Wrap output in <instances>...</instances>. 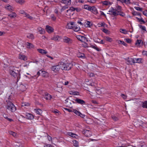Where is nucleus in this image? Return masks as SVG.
<instances>
[{
    "label": "nucleus",
    "mask_w": 147,
    "mask_h": 147,
    "mask_svg": "<svg viewBox=\"0 0 147 147\" xmlns=\"http://www.w3.org/2000/svg\"><path fill=\"white\" fill-rule=\"evenodd\" d=\"M120 15L122 16H125V14L123 13H119V12L118 11V15Z\"/></svg>",
    "instance_id": "obj_60"
},
{
    "label": "nucleus",
    "mask_w": 147,
    "mask_h": 147,
    "mask_svg": "<svg viewBox=\"0 0 147 147\" xmlns=\"http://www.w3.org/2000/svg\"><path fill=\"white\" fill-rule=\"evenodd\" d=\"M98 24L99 25V27H100V26L104 27V26L105 25V24L104 23V22H102L100 24Z\"/></svg>",
    "instance_id": "obj_55"
},
{
    "label": "nucleus",
    "mask_w": 147,
    "mask_h": 147,
    "mask_svg": "<svg viewBox=\"0 0 147 147\" xmlns=\"http://www.w3.org/2000/svg\"><path fill=\"white\" fill-rule=\"evenodd\" d=\"M9 73L12 76L14 77L16 76V73L13 71L11 70H10Z\"/></svg>",
    "instance_id": "obj_33"
},
{
    "label": "nucleus",
    "mask_w": 147,
    "mask_h": 147,
    "mask_svg": "<svg viewBox=\"0 0 147 147\" xmlns=\"http://www.w3.org/2000/svg\"><path fill=\"white\" fill-rule=\"evenodd\" d=\"M69 94H70L76 95H78L79 94V93L77 92L74 91H70L69 92Z\"/></svg>",
    "instance_id": "obj_30"
},
{
    "label": "nucleus",
    "mask_w": 147,
    "mask_h": 147,
    "mask_svg": "<svg viewBox=\"0 0 147 147\" xmlns=\"http://www.w3.org/2000/svg\"><path fill=\"white\" fill-rule=\"evenodd\" d=\"M142 53L144 55L147 56V51H144L142 52Z\"/></svg>",
    "instance_id": "obj_61"
},
{
    "label": "nucleus",
    "mask_w": 147,
    "mask_h": 147,
    "mask_svg": "<svg viewBox=\"0 0 147 147\" xmlns=\"http://www.w3.org/2000/svg\"><path fill=\"white\" fill-rule=\"evenodd\" d=\"M96 0H88V1L91 3H94L96 2Z\"/></svg>",
    "instance_id": "obj_52"
},
{
    "label": "nucleus",
    "mask_w": 147,
    "mask_h": 147,
    "mask_svg": "<svg viewBox=\"0 0 147 147\" xmlns=\"http://www.w3.org/2000/svg\"><path fill=\"white\" fill-rule=\"evenodd\" d=\"M76 9V8H75L73 7H71L69 9V10H71V11H74Z\"/></svg>",
    "instance_id": "obj_59"
},
{
    "label": "nucleus",
    "mask_w": 147,
    "mask_h": 147,
    "mask_svg": "<svg viewBox=\"0 0 147 147\" xmlns=\"http://www.w3.org/2000/svg\"><path fill=\"white\" fill-rule=\"evenodd\" d=\"M105 39L107 41L109 42H111L112 40L111 38L108 36L106 37L105 38Z\"/></svg>",
    "instance_id": "obj_42"
},
{
    "label": "nucleus",
    "mask_w": 147,
    "mask_h": 147,
    "mask_svg": "<svg viewBox=\"0 0 147 147\" xmlns=\"http://www.w3.org/2000/svg\"><path fill=\"white\" fill-rule=\"evenodd\" d=\"M77 56L78 57H82L84 58L85 57L83 53H81L80 52L78 53L77 54Z\"/></svg>",
    "instance_id": "obj_28"
},
{
    "label": "nucleus",
    "mask_w": 147,
    "mask_h": 147,
    "mask_svg": "<svg viewBox=\"0 0 147 147\" xmlns=\"http://www.w3.org/2000/svg\"><path fill=\"white\" fill-rule=\"evenodd\" d=\"M89 10L90 11L95 14H96L98 13L97 9L94 6L90 7Z\"/></svg>",
    "instance_id": "obj_9"
},
{
    "label": "nucleus",
    "mask_w": 147,
    "mask_h": 147,
    "mask_svg": "<svg viewBox=\"0 0 147 147\" xmlns=\"http://www.w3.org/2000/svg\"><path fill=\"white\" fill-rule=\"evenodd\" d=\"M136 18L139 21V22H142L144 24L145 23V22L142 19V18L140 19L136 17Z\"/></svg>",
    "instance_id": "obj_46"
},
{
    "label": "nucleus",
    "mask_w": 147,
    "mask_h": 147,
    "mask_svg": "<svg viewBox=\"0 0 147 147\" xmlns=\"http://www.w3.org/2000/svg\"><path fill=\"white\" fill-rule=\"evenodd\" d=\"M8 100H6V102H7L6 105V108L7 110L11 112H14L16 109L15 105L11 102V98H10V94H8L7 95Z\"/></svg>",
    "instance_id": "obj_2"
},
{
    "label": "nucleus",
    "mask_w": 147,
    "mask_h": 147,
    "mask_svg": "<svg viewBox=\"0 0 147 147\" xmlns=\"http://www.w3.org/2000/svg\"><path fill=\"white\" fill-rule=\"evenodd\" d=\"M93 40L95 42L98 43L99 42L100 39L98 38L97 36L94 37L93 38Z\"/></svg>",
    "instance_id": "obj_37"
},
{
    "label": "nucleus",
    "mask_w": 147,
    "mask_h": 147,
    "mask_svg": "<svg viewBox=\"0 0 147 147\" xmlns=\"http://www.w3.org/2000/svg\"><path fill=\"white\" fill-rule=\"evenodd\" d=\"M134 122L136 123L135 125H137L138 126V125H142L144 124H146V123H144V122L142 121H140L139 122L138 120H134Z\"/></svg>",
    "instance_id": "obj_15"
},
{
    "label": "nucleus",
    "mask_w": 147,
    "mask_h": 147,
    "mask_svg": "<svg viewBox=\"0 0 147 147\" xmlns=\"http://www.w3.org/2000/svg\"><path fill=\"white\" fill-rule=\"evenodd\" d=\"M121 97L124 99H126V96L124 95V94H121Z\"/></svg>",
    "instance_id": "obj_64"
},
{
    "label": "nucleus",
    "mask_w": 147,
    "mask_h": 147,
    "mask_svg": "<svg viewBox=\"0 0 147 147\" xmlns=\"http://www.w3.org/2000/svg\"><path fill=\"white\" fill-rule=\"evenodd\" d=\"M69 83V82L68 81H65L64 82H63V84L65 85H67Z\"/></svg>",
    "instance_id": "obj_54"
},
{
    "label": "nucleus",
    "mask_w": 147,
    "mask_h": 147,
    "mask_svg": "<svg viewBox=\"0 0 147 147\" xmlns=\"http://www.w3.org/2000/svg\"><path fill=\"white\" fill-rule=\"evenodd\" d=\"M75 100L78 103L81 105L85 104V102L84 100L76 98L75 99Z\"/></svg>",
    "instance_id": "obj_16"
},
{
    "label": "nucleus",
    "mask_w": 147,
    "mask_h": 147,
    "mask_svg": "<svg viewBox=\"0 0 147 147\" xmlns=\"http://www.w3.org/2000/svg\"><path fill=\"white\" fill-rule=\"evenodd\" d=\"M91 47L92 48L96 49L98 51H99L101 50L100 49H99L97 47H96L94 46L93 45H91Z\"/></svg>",
    "instance_id": "obj_45"
},
{
    "label": "nucleus",
    "mask_w": 147,
    "mask_h": 147,
    "mask_svg": "<svg viewBox=\"0 0 147 147\" xmlns=\"http://www.w3.org/2000/svg\"><path fill=\"white\" fill-rule=\"evenodd\" d=\"M141 40H137L135 43V45L137 46H139L141 42Z\"/></svg>",
    "instance_id": "obj_43"
},
{
    "label": "nucleus",
    "mask_w": 147,
    "mask_h": 147,
    "mask_svg": "<svg viewBox=\"0 0 147 147\" xmlns=\"http://www.w3.org/2000/svg\"><path fill=\"white\" fill-rule=\"evenodd\" d=\"M61 2L65 4L69 5L71 4V0H62Z\"/></svg>",
    "instance_id": "obj_20"
},
{
    "label": "nucleus",
    "mask_w": 147,
    "mask_h": 147,
    "mask_svg": "<svg viewBox=\"0 0 147 147\" xmlns=\"http://www.w3.org/2000/svg\"><path fill=\"white\" fill-rule=\"evenodd\" d=\"M118 43L120 44H122L123 45L127 46V44L124 41H122L121 40H119Z\"/></svg>",
    "instance_id": "obj_35"
},
{
    "label": "nucleus",
    "mask_w": 147,
    "mask_h": 147,
    "mask_svg": "<svg viewBox=\"0 0 147 147\" xmlns=\"http://www.w3.org/2000/svg\"><path fill=\"white\" fill-rule=\"evenodd\" d=\"M82 133L85 136L87 137H90L92 135V133L90 131L87 129H85L82 131Z\"/></svg>",
    "instance_id": "obj_8"
},
{
    "label": "nucleus",
    "mask_w": 147,
    "mask_h": 147,
    "mask_svg": "<svg viewBox=\"0 0 147 147\" xmlns=\"http://www.w3.org/2000/svg\"><path fill=\"white\" fill-rule=\"evenodd\" d=\"M80 28L79 26H76V25H75L74 26V27H73V30H74V31H75L76 32H77V31H79L80 30Z\"/></svg>",
    "instance_id": "obj_25"
},
{
    "label": "nucleus",
    "mask_w": 147,
    "mask_h": 147,
    "mask_svg": "<svg viewBox=\"0 0 147 147\" xmlns=\"http://www.w3.org/2000/svg\"><path fill=\"white\" fill-rule=\"evenodd\" d=\"M90 7L88 5H84V8L86 9H87L88 10H89V8H90Z\"/></svg>",
    "instance_id": "obj_53"
},
{
    "label": "nucleus",
    "mask_w": 147,
    "mask_h": 147,
    "mask_svg": "<svg viewBox=\"0 0 147 147\" xmlns=\"http://www.w3.org/2000/svg\"><path fill=\"white\" fill-rule=\"evenodd\" d=\"M90 22L89 21H87L86 23L85 24V26L86 27H90L91 26L90 25Z\"/></svg>",
    "instance_id": "obj_40"
},
{
    "label": "nucleus",
    "mask_w": 147,
    "mask_h": 147,
    "mask_svg": "<svg viewBox=\"0 0 147 147\" xmlns=\"http://www.w3.org/2000/svg\"><path fill=\"white\" fill-rule=\"evenodd\" d=\"M57 90L59 92H61L62 91L63 88L62 87H57Z\"/></svg>",
    "instance_id": "obj_47"
},
{
    "label": "nucleus",
    "mask_w": 147,
    "mask_h": 147,
    "mask_svg": "<svg viewBox=\"0 0 147 147\" xmlns=\"http://www.w3.org/2000/svg\"><path fill=\"white\" fill-rule=\"evenodd\" d=\"M117 10L116 9H114L113 8H112L111 10L109 11V12H111V13H113V12H115L117 11Z\"/></svg>",
    "instance_id": "obj_48"
},
{
    "label": "nucleus",
    "mask_w": 147,
    "mask_h": 147,
    "mask_svg": "<svg viewBox=\"0 0 147 147\" xmlns=\"http://www.w3.org/2000/svg\"><path fill=\"white\" fill-rule=\"evenodd\" d=\"M60 38L58 36H55L51 38V40H53L56 41L60 40Z\"/></svg>",
    "instance_id": "obj_26"
},
{
    "label": "nucleus",
    "mask_w": 147,
    "mask_h": 147,
    "mask_svg": "<svg viewBox=\"0 0 147 147\" xmlns=\"http://www.w3.org/2000/svg\"><path fill=\"white\" fill-rule=\"evenodd\" d=\"M25 117L28 119H32L34 118V116L30 113H27L25 115Z\"/></svg>",
    "instance_id": "obj_12"
},
{
    "label": "nucleus",
    "mask_w": 147,
    "mask_h": 147,
    "mask_svg": "<svg viewBox=\"0 0 147 147\" xmlns=\"http://www.w3.org/2000/svg\"><path fill=\"white\" fill-rule=\"evenodd\" d=\"M126 40V41L128 43H130L131 42V40L129 38H126L125 39Z\"/></svg>",
    "instance_id": "obj_51"
},
{
    "label": "nucleus",
    "mask_w": 147,
    "mask_h": 147,
    "mask_svg": "<svg viewBox=\"0 0 147 147\" xmlns=\"http://www.w3.org/2000/svg\"><path fill=\"white\" fill-rule=\"evenodd\" d=\"M11 13L8 15V16H9L11 18H14L16 16V14L15 12H11Z\"/></svg>",
    "instance_id": "obj_19"
},
{
    "label": "nucleus",
    "mask_w": 147,
    "mask_h": 147,
    "mask_svg": "<svg viewBox=\"0 0 147 147\" xmlns=\"http://www.w3.org/2000/svg\"><path fill=\"white\" fill-rule=\"evenodd\" d=\"M47 31L49 33H51L53 31V29L51 27L49 26H47L46 28Z\"/></svg>",
    "instance_id": "obj_14"
},
{
    "label": "nucleus",
    "mask_w": 147,
    "mask_h": 147,
    "mask_svg": "<svg viewBox=\"0 0 147 147\" xmlns=\"http://www.w3.org/2000/svg\"><path fill=\"white\" fill-rule=\"evenodd\" d=\"M4 88V86L2 82L0 80V90H3Z\"/></svg>",
    "instance_id": "obj_27"
},
{
    "label": "nucleus",
    "mask_w": 147,
    "mask_h": 147,
    "mask_svg": "<svg viewBox=\"0 0 147 147\" xmlns=\"http://www.w3.org/2000/svg\"><path fill=\"white\" fill-rule=\"evenodd\" d=\"M134 8L137 10H138L140 11H142V8L136 7H135Z\"/></svg>",
    "instance_id": "obj_50"
},
{
    "label": "nucleus",
    "mask_w": 147,
    "mask_h": 147,
    "mask_svg": "<svg viewBox=\"0 0 147 147\" xmlns=\"http://www.w3.org/2000/svg\"><path fill=\"white\" fill-rule=\"evenodd\" d=\"M45 98L47 100H50L52 98V96L51 95L47 93L45 94Z\"/></svg>",
    "instance_id": "obj_24"
},
{
    "label": "nucleus",
    "mask_w": 147,
    "mask_h": 147,
    "mask_svg": "<svg viewBox=\"0 0 147 147\" xmlns=\"http://www.w3.org/2000/svg\"><path fill=\"white\" fill-rule=\"evenodd\" d=\"M8 133L12 135L14 137H16L17 136V134L16 133L11 131H9Z\"/></svg>",
    "instance_id": "obj_31"
},
{
    "label": "nucleus",
    "mask_w": 147,
    "mask_h": 147,
    "mask_svg": "<svg viewBox=\"0 0 147 147\" xmlns=\"http://www.w3.org/2000/svg\"><path fill=\"white\" fill-rule=\"evenodd\" d=\"M34 110L35 111L36 113L40 115L42 113V110L39 109H34Z\"/></svg>",
    "instance_id": "obj_32"
},
{
    "label": "nucleus",
    "mask_w": 147,
    "mask_h": 147,
    "mask_svg": "<svg viewBox=\"0 0 147 147\" xmlns=\"http://www.w3.org/2000/svg\"><path fill=\"white\" fill-rule=\"evenodd\" d=\"M67 135L68 136H71V137L75 138H78V136L77 135L73 133L72 132H68L67 133Z\"/></svg>",
    "instance_id": "obj_11"
},
{
    "label": "nucleus",
    "mask_w": 147,
    "mask_h": 147,
    "mask_svg": "<svg viewBox=\"0 0 147 147\" xmlns=\"http://www.w3.org/2000/svg\"><path fill=\"white\" fill-rule=\"evenodd\" d=\"M16 1L20 4H22L24 3L25 2L24 0H16Z\"/></svg>",
    "instance_id": "obj_36"
},
{
    "label": "nucleus",
    "mask_w": 147,
    "mask_h": 147,
    "mask_svg": "<svg viewBox=\"0 0 147 147\" xmlns=\"http://www.w3.org/2000/svg\"><path fill=\"white\" fill-rule=\"evenodd\" d=\"M37 51L39 53L42 54H45L47 53V52L44 49H37Z\"/></svg>",
    "instance_id": "obj_21"
},
{
    "label": "nucleus",
    "mask_w": 147,
    "mask_h": 147,
    "mask_svg": "<svg viewBox=\"0 0 147 147\" xmlns=\"http://www.w3.org/2000/svg\"><path fill=\"white\" fill-rule=\"evenodd\" d=\"M102 4L104 5H108V1H104L102 2Z\"/></svg>",
    "instance_id": "obj_56"
},
{
    "label": "nucleus",
    "mask_w": 147,
    "mask_h": 147,
    "mask_svg": "<svg viewBox=\"0 0 147 147\" xmlns=\"http://www.w3.org/2000/svg\"><path fill=\"white\" fill-rule=\"evenodd\" d=\"M37 30L40 34H43L45 32L44 29L41 27H38L37 28Z\"/></svg>",
    "instance_id": "obj_18"
},
{
    "label": "nucleus",
    "mask_w": 147,
    "mask_h": 147,
    "mask_svg": "<svg viewBox=\"0 0 147 147\" xmlns=\"http://www.w3.org/2000/svg\"><path fill=\"white\" fill-rule=\"evenodd\" d=\"M125 60L127 64L135 63H142L143 61L142 58H132L131 57H128Z\"/></svg>",
    "instance_id": "obj_3"
},
{
    "label": "nucleus",
    "mask_w": 147,
    "mask_h": 147,
    "mask_svg": "<svg viewBox=\"0 0 147 147\" xmlns=\"http://www.w3.org/2000/svg\"><path fill=\"white\" fill-rule=\"evenodd\" d=\"M5 8L11 12L14 11V8L10 5L6 6H5Z\"/></svg>",
    "instance_id": "obj_17"
},
{
    "label": "nucleus",
    "mask_w": 147,
    "mask_h": 147,
    "mask_svg": "<svg viewBox=\"0 0 147 147\" xmlns=\"http://www.w3.org/2000/svg\"><path fill=\"white\" fill-rule=\"evenodd\" d=\"M142 107L144 108H147V101H145L143 103Z\"/></svg>",
    "instance_id": "obj_41"
},
{
    "label": "nucleus",
    "mask_w": 147,
    "mask_h": 147,
    "mask_svg": "<svg viewBox=\"0 0 147 147\" xmlns=\"http://www.w3.org/2000/svg\"><path fill=\"white\" fill-rule=\"evenodd\" d=\"M68 8V7L67 5H65V6L63 7L62 9H61V11L63 10H65L66 9H67Z\"/></svg>",
    "instance_id": "obj_49"
},
{
    "label": "nucleus",
    "mask_w": 147,
    "mask_h": 147,
    "mask_svg": "<svg viewBox=\"0 0 147 147\" xmlns=\"http://www.w3.org/2000/svg\"><path fill=\"white\" fill-rule=\"evenodd\" d=\"M29 105V104L27 102H23L22 103V106H28Z\"/></svg>",
    "instance_id": "obj_38"
},
{
    "label": "nucleus",
    "mask_w": 147,
    "mask_h": 147,
    "mask_svg": "<svg viewBox=\"0 0 147 147\" xmlns=\"http://www.w3.org/2000/svg\"><path fill=\"white\" fill-rule=\"evenodd\" d=\"M139 26L140 28H141L142 30L146 31V29L145 26H143L141 25H139Z\"/></svg>",
    "instance_id": "obj_44"
},
{
    "label": "nucleus",
    "mask_w": 147,
    "mask_h": 147,
    "mask_svg": "<svg viewBox=\"0 0 147 147\" xmlns=\"http://www.w3.org/2000/svg\"><path fill=\"white\" fill-rule=\"evenodd\" d=\"M26 45H27V48H28L31 49L34 47L33 45L32 44L28 42H27Z\"/></svg>",
    "instance_id": "obj_29"
},
{
    "label": "nucleus",
    "mask_w": 147,
    "mask_h": 147,
    "mask_svg": "<svg viewBox=\"0 0 147 147\" xmlns=\"http://www.w3.org/2000/svg\"><path fill=\"white\" fill-rule=\"evenodd\" d=\"M19 58L23 60L24 61L26 60V56L24 55H22L21 54H20L19 55Z\"/></svg>",
    "instance_id": "obj_22"
},
{
    "label": "nucleus",
    "mask_w": 147,
    "mask_h": 147,
    "mask_svg": "<svg viewBox=\"0 0 147 147\" xmlns=\"http://www.w3.org/2000/svg\"><path fill=\"white\" fill-rule=\"evenodd\" d=\"M64 41L68 44H71L72 42V40L67 37H64Z\"/></svg>",
    "instance_id": "obj_13"
},
{
    "label": "nucleus",
    "mask_w": 147,
    "mask_h": 147,
    "mask_svg": "<svg viewBox=\"0 0 147 147\" xmlns=\"http://www.w3.org/2000/svg\"><path fill=\"white\" fill-rule=\"evenodd\" d=\"M73 111L77 115L80 117L82 118H84L85 116V115L82 114L81 112L76 109H73Z\"/></svg>",
    "instance_id": "obj_5"
},
{
    "label": "nucleus",
    "mask_w": 147,
    "mask_h": 147,
    "mask_svg": "<svg viewBox=\"0 0 147 147\" xmlns=\"http://www.w3.org/2000/svg\"><path fill=\"white\" fill-rule=\"evenodd\" d=\"M27 37L31 40H32L34 39V36L33 34L32 33L28 34Z\"/></svg>",
    "instance_id": "obj_23"
},
{
    "label": "nucleus",
    "mask_w": 147,
    "mask_h": 147,
    "mask_svg": "<svg viewBox=\"0 0 147 147\" xmlns=\"http://www.w3.org/2000/svg\"><path fill=\"white\" fill-rule=\"evenodd\" d=\"M77 38L81 41L84 42L86 41L87 42L88 40L84 36L78 35L77 36Z\"/></svg>",
    "instance_id": "obj_7"
},
{
    "label": "nucleus",
    "mask_w": 147,
    "mask_h": 147,
    "mask_svg": "<svg viewBox=\"0 0 147 147\" xmlns=\"http://www.w3.org/2000/svg\"><path fill=\"white\" fill-rule=\"evenodd\" d=\"M20 13L22 14H24L26 13L24 10H21L20 11Z\"/></svg>",
    "instance_id": "obj_62"
},
{
    "label": "nucleus",
    "mask_w": 147,
    "mask_h": 147,
    "mask_svg": "<svg viewBox=\"0 0 147 147\" xmlns=\"http://www.w3.org/2000/svg\"><path fill=\"white\" fill-rule=\"evenodd\" d=\"M71 65H55L52 67L51 69L55 72H57L61 68L63 70H69L71 67Z\"/></svg>",
    "instance_id": "obj_1"
},
{
    "label": "nucleus",
    "mask_w": 147,
    "mask_h": 147,
    "mask_svg": "<svg viewBox=\"0 0 147 147\" xmlns=\"http://www.w3.org/2000/svg\"><path fill=\"white\" fill-rule=\"evenodd\" d=\"M88 75L90 76L93 77L94 75L93 73H89L88 74Z\"/></svg>",
    "instance_id": "obj_58"
},
{
    "label": "nucleus",
    "mask_w": 147,
    "mask_h": 147,
    "mask_svg": "<svg viewBox=\"0 0 147 147\" xmlns=\"http://www.w3.org/2000/svg\"><path fill=\"white\" fill-rule=\"evenodd\" d=\"M74 145L76 147H77L79 146L78 142L76 140H74L73 141Z\"/></svg>",
    "instance_id": "obj_34"
},
{
    "label": "nucleus",
    "mask_w": 147,
    "mask_h": 147,
    "mask_svg": "<svg viewBox=\"0 0 147 147\" xmlns=\"http://www.w3.org/2000/svg\"><path fill=\"white\" fill-rule=\"evenodd\" d=\"M108 14L110 15L112 14L109 13H108ZM112 14L113 15V16H117L118 15V11H117L115 12H113V13H112Z\"/></svg>",
    "instance_id": "obj_39"
},
{
    "label": "nucleus",
    "mask_w": 147,
    "mask_h": 147,
    "mask_svg": "<svg viewBox=\"0 0 147 147\" xmlns=\"http://www.w3.org/2000/svg\"><path fill=\"white\" fill-rule=\"evenodd\" d=\"M143 13L144 15L147 16V10H145L143 11Z\"/></svg>",
    "instance_id": "obj_63"
},
{
    "label": "nucleus",
    "mask_w": 147,
    "mask_h": 147,
    "mask_svg": "<svg viewBox=\"0 0 147 147\" xmlns=\"http://www.w3.org/2000/svg\"><path fill=\"white\" fill-rule=\"evenodd\" d=\"M44 147H52V146L51 145L46 144L45 145Z\"/></svg>",
    "instance_id": "obj_57"
},
{
    "label": "nucleus",
    "mask_w": 147,
    "mask_h": 147,
    "mask_svg": "<svg viewBox=\"0 0 147 147\" xmlns=\"http://www.w3.org/2000/svg\"><path fill=\"white\" fill-rule=\"evenodd\" d=\"M85 82L88 85L94 87H96L97 85V83L96 81H93L92 80H89L88 79L85 80Z\"/></svg>",
    "instance_id": "obj_4"
},
{
    "label": "nucleus",
    "mask_w": 147,
    "mask_h": 147,
    "mask_svg": "<svg viewBox=\"0 0 147 147\" xmlns=\"http://www.w3.org/2000/svg\"><path fill=\"white\" fill-rule=\"evenodd\" d=\"M74 23L73 22H70L67 24L66 28L69 29H73Z\"/></svg>",
    "instance_id": "obj_10"
},
{
    "label": "nucleus",
    "mask_w": 147,
    "mask_h": 147,
    "mask_svg": "<svg viewBox=\"0 0 147 147\" xmlns=\"http://www.w3.org/2000/svg\"><path fill=\"white\" fill-rule=\"evenodd\" d=\"M40 74H41L42 76L45 78H47L49 76L48 73L45 71L40 70L37 72V74L39 75Z\"/></svg>",
    "instance_id": "obj_6"
}]
</instances>
